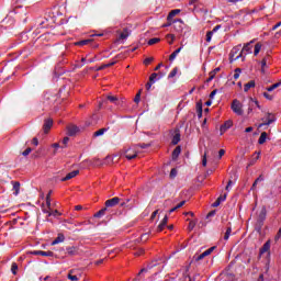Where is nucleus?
<instances>
[{"label": "nucleus", "mask_w": 281, "mask_h": 281, "mask_svg": "<svg viewBox=\"0 0 281 281\" xmlns=\"http://www.w3.org/2000/svg\"><path fill=\"white\" fill-rule=\"evenodd\" d=\"M218 30H221V25L214 26V29L212 31H209L206 33V43L212 42V36H214V34H216V32H218Z\"/></svg>", "instance_id": "obj_6"}, {"label": "nucleus", "mask_w": 281, "mask_h": 281, "mask_svg": "<svg viewBox=\"0 0 281 281\" xmlns=\"http://www.w3.org/2000/svg\"><path fill=\"white\" fill-rule=\"evenodd\" d=\"M239 58H243V50H240V45L235 46L229 54V63H235V60H238Z\"/></svg>", "instance_id": "obj_1"}, {"label": "nucleus", "mask_w": 281, "mask_h": 281, "mask_svg": "<svg viewBox=\"0 0 281 281\" xmlns=\"http://www.w3.org/2000/svg\"><path fill=\"white\" fill-rule=\"evenodd\" d=\"M49 196H52V192H49L47 194V196H46V205H47V207H50V205H52V200L49 199Z\"/></svg>", "instance_id": "obj_43"}, {"label": "nucleus", "mask_w": 281, "mask_h": 281, "mask_svg": "<svg viewBox=\"0 0 281 281\" xmlns=\"http://www.w3.org/2000/svg\"><path fill=\"white\" fill-rule=\"evenodd\" d=\"M170 177H177V169H171Z\"/></svg>", "instance_id": "obj_59"}, {"label": "nucleus", "mask_w": 281, "mask_h": 281, "mask_svg": "<svg viewBox=\"0 0 281 281\" xmlns=\"http://www.w3.org/2000/svg\"><path fill=\"white\" fill-rule=\"evenodd\" d=\"M234 126V123L232 121H226L220 128V133L221 135H223L224 133H226L227 131H229V127Z\"/></svg>", "instance_id": "obj_7"}, {"label": "nucleus", "mask_w": 281, "mask_h": 281, "mask_svg": "<svg viewBox=\"0 0 281 281\" xmlns=\"http://www.w3.org/2000/svg\"><path fill=\"white\" fill-rule=\"evenodd\" d=\"M168 225V215H165L162 221L157 227V232H164L165 227Z\"/></svg>", "instance_id": "obj_14"}, {"label": "nucleus", "mask_w": 281, "mask_h": 281, "mask_svg": "<svg viewBox=\"0 0 281 281\" xmlns=\"http://www.w3.org/2000/svg\"><path fill=\"white\" fill-rule=\"evenodd\" d=\"M231 109L235 115H244L245 111L243 110V103H240L237 99L233 100L231 104Z\"/></svg>", "instance_id": "obj_2"}, {"label": "nucleus", "mask_w": 281, "mask_h": 281, "mask_svg": "<svg viewBox=\"0 0 281 281\" xmlns=\"http://www.w3.org/2000/svg\"><path fill=\"white\" fill-rule=\"evenodd\" d=\"M252 160L250 161V166H254V164H256L257 159H260V153L256 151L252 156Z\"/></svg>", "instance_id": "obj_32"}, {"label": "nucleus", "mask_w": 281, "mask_h": 281, "mask_svg": "<svg viewBox=\"0 0 281 281\" xmlns=\"http://www.w3.org/2000/svg\"><path fill=\"white\" fill-rule=\"evenodd\" d=\"M52 126H54V121H52V119H47L44 122V133H49V130L52 128Z\"/></svg>", "instance_id": "obj_15"}, {"label": "nucleus", "mask_w": 281, "mask_h": 281, "mask_svg": "<svg viewBox=\"0 0 281 281\" xmlns=\"http://www.w3.org/2000/svg\"><path fill=\"white\" fill-rule=\"evenodd\" d=\"M11 271H12L13 276H16V271H19V265L13 262L11 266Z\"/></svg>", "instance_id": "obj_38"}, {"label": "nucleus", "mask_w": 281, "mask_h": 281, "mask_svg": "<svg viewBox=\"0 0 281 281\" xmlns=\"http://www.w3.org/2000/svg\"><path fill=\"white\" fill-rule=\"evenodd\" d=\"M59 243H65V235L58 234V236L52 241L50 245H59Z\"/></svg>", "instance_id": "obj_16"}, {"label": "nucleus", "mask_w": 281, "mask_h": 281, "mask_svg": "<svg viewBox=\"0 0 281 281\" xmlns=\"http://www.w3.org/2000/svg\"><path fill=\"white\" fill-rule=\"evenodd\" d=\"M229 236H232V227H228L226 229V233L224 235V240H229Z\"/></svg>", "instance_id": "obj_36"}, {"label": "nucleus", "mask_w": 281, "mask_h": 281, "mask_svg": "<svg viewBox=\"0 0 281 281\" xmlns=\"http://www.w3.org/2000/svg\"><path fill=\"white\" fill-rule=\"evenodd\" d=\"M104 133H106V128H101V130L94 132L93 136L101 137V135H104Z\"/></svg>", "instance_id": "obj_31"}, {"label": "nucleus", "mask_w": 281, "mask_h": 281, "mask_svg": "<svg viewBox=\"0 0 281 281\" xmlns=\"http://www.w3.org/2000/svg\"><path fill=\"white\" fill-rule=\"evenodd\" d=\"M153 87V82L151 81H149L147 85H146V89H147V91H150V88Z\"/></svg>", "instance_id": "obj_62"}, {"label": "nucleus", "mask_w": 281, "mask_h": 281, "mask_svg": "<svg viewBox=\"0 0 281 281\" xmlns=\"http://www.w3.org/2000/svg\"><path fill=\"white\" fill-rule=\"evenodd\" d=\"M232 186H234V181L229 180L228 183H227V186H226L227 192H229V188H231Z\"/></svg>", "instance_id": "obj_56"}, {"label": "nucleus", "mask_w": 281, "mask_h": 281, "mask_svg": "<svg viewBox=\"0 0 281 281\" xmlns=\"http://www.w3.org/2000/svg\"><path fill=\"white\" fill-rule=\"evenodd\" d=\"M223 155H225V149H221L218 151V158L221 159L223 157Z\"/></svg>", "instance_id": "obj_60"}, {"label": "nucleus", "mask_w": 281, "mask_h": 281, "mask_svg": "<svg viewBox=\"0 0 281 281\" xmlns=\"http://www.w3.org/2000/svg\"><path fill=\"white\" fill-rule=\"evenodd\" d=\"M157 80H159V74L157 72L151 74L149 77V82H151V85H155Z\"/></svg>", "instance_id": "obj_23"}, {"label": "nucleus", "mask_w": 281, "mask_h": 281, "mask_svg": "<svg viewBox=\"0 0 281 281\" xmlns=\"http://www.w3.org/2000/svg\"><path fill=\"white\" fill-rule=\"evenodd\" d=\"M265 142H267V132L261 133V135L258 139V144L262 145V144H265Z\"/></svg>", "instance_id": "obj_26"}, {"label": "nucleus", "mask_w": 281, "mask_h": 281, "mask_svg": "<svg viewBox=\"0 0 281 281\" xmlns=\"http://www.w3.org/2000/svg\"><path fill=\"white\" fill-rule=\"evenodd\" d=\"M30 153H32V148H26L23 153H22V155L24 156V157H27V155H30Z\"/></svg>", "instance_id": "obj_52"}, {"label": "nucleus", "mask_w": 281, "mask_h": 281, "mask_svg": "<svg viewBox=\"0 0 281 281\" xmlns=\"http://www.w3.org/2000/svg\"><path fill=\"white\" fill-rule=\"evenodd\" d=\"M78 175H80V171L74 170V171L69 172L66 177L61 178V181H69L70 179L78 177Z\"/></svg>", "instance_id": "obj_13"}, {"label": "nucleus", "mask_w": 281, "mask_h": 281, "mask_svg": "<svg viewBox=\"0 0 281 281\" xmlns=\"http://www.w3.org/2000/svg\"><path fill=\"white\" fill-rule=\"evenodd\" d=\"M281 82L273 83L272 86L267 88V91L271 92L274 91V89H278L280 87Z\"/></svg>", "instance_id": "obj_33"}, {"label": "nucleus", "mask_w": 281, "mask_h": 281, "mask_svg": "<svg viewBox=\"0 0 281 281\" xmlns=\"http://www.w3.org/2000/svg\"><path fill=\"white\" fill-rule=\"evenodd\" d=\"M241 72L243 70L240 68H236L234 74V80H238V78H240Z\"/></svg>", "instance_id": "obj_34"}, {"label": "nucleus", "mask_w": 281, "mask_h": 281, "mask_svg": "<svg viewBox=\"0 0 281 281\" xmlns=\"http://www.w3.org/2000/svg\"><path fill=\"white\" fill-rule=\"evenodd\" d=\"M271 249V241H266L260 249V254H267Z\"/></svg>", "instance_id": "obj_19"}, {"label": "nucleus", "mask_w": 281, "mask_h": 281, "mask_svg": "<svg viewBox=\"0 0 281 281\" xmlns=\"http://www.w3.org/2000/svg\"><path fill=\"white\" fill-rule=\"evenodd\" d=\"M140 240H142L143 243H146V241L148 240V233L143 234V235L140 236Z\"/></svg>", "instance_id": "obj_49"}, {"label": "nucleus", "mask_w": 281, "mask_h": 281, "mask_svg": "<svg viewBox=\"0 0 281 281\" xmlns=\"http://www.w3.org/2000/svg\"><path fill=\"white\" fill-rule=\"evenodd\" d=\"M186 205V201H181L178 205H176L177 210L183 207Z\"/></svg>", "instance_id": "obj_57"}, {"label": "nucleus", "mask_w": 281, "mask_h": 281, "mask_svg": "<svg viewBox=\"0 0 281 281\" xmlns=\"http://www.w3.org/2000/svg\"><path fill=\"white\" fill-rule=\"evenodd\" d=\"M137 153H139V150H137V147H130L125 150L124 157H126L128 160L135 159V157H137Z\"/></svg>", "instance_id": "obj_4"}, {"label": "nucleus", "mask_w": 281, "mask_h": 281, "mask_svg": "<svg viewBox=\"0 0 281 281\" xmlns=\"http://www.w3.org/2000/svg\"><path fill=\"white\" fill-rule=\"evenodd\" d=\"M251 43H254V42H250V43L245 44L244 47H243V49H241V53H243V52H246V54L251 53Z\"/></svg>", "instance_id": "obj_25"}, {"label": "nucleus", "mask_w": 281, "mask_h": 281, "mask_svg": "<svg viewBox=\"0 0 281 281\" xmlns=\"http://www.w3.org/2000/svg\"><path fill=\"white\" fill-rule=\"evenodd\" d=\"M173 27L176 32H182L183 31V20L178 19L173 21Z\"/></svg>", "instance_id": "obj_8"}, {"label": "nucleus", "mask_w": 281, "mask_h": 281, "mask_svg": "<svg viewBox=\"0 0 281 281\" xmlns=\"http://www.w3.org/2000/svg\"><path fill=\"white\" fill-rule=\"evenodd\" d=\"M214 249H216V247H211V248L206 249L204 252H202L201 255H199L196 257V260H203V258L210 256L212 254V251H214Z\"/></svg>", "instance_id": "obj_12"}, {"label": "nucleus", "mask_w": 281, "mask_h": 281, "mask_svg": "<svg viewBox=\"0 0 281 281\" xmlns=\"http://www.w3.org/2000/svg\"><path fill=\"white\" fill-rule=\"evenodd\" d=\"M181 49H183V47H179L177 48L170 56H169V60L172 63V60H175V58H177V56H179V54L181 53Z\"/></svg>", "instance_id": "obj_21"}, {"label": "nucleus", "mask_w": 281, "mask_h": 281, "mask_svg": "<svg viewBox=\"0 0 281 281\" xmlns=\"http://www.w3.org/2000/svg\"><path fill=\"white\" fill-rule=\"evenodd\" d=\"M20 189H21V183H19V182H13V190H14V195H15V196H18Z\"/></svg>", "instance_id": "obj_29"}, {"label": "nucleus", "mask_w": 281, "mask_h": 281, "mask_svg": "<svg viewBox=\"0 0 281 281\" xmlns=\"http://www.w3.org/2000/svg\"><path fill=\"white\" fill-rule=\"evenodd\" d=\"M179 142H181V134L177 132L172 137L171 144H173V146H177Z\"/></svg>", "instance_id": "obj_20"}, {"label": "nucleus", "mask_w": 281, "mask_h": 281, "mask_svg": "<svg viewBox=\"0 0 281 281\" xmlns=\"http://www.w3.org/2000/svg\"><path fill=\"white\" fill-rule=\"evenodd\" d=\"M265 67H267V58L261 60V71L265 72Z\"/></svg>", "instance_id": "obj_47"}, {"label": "nucleus", "mask_w": 281, "mask_h": 281, "mask_svg": "<svg viewBox=\"0 0 281 281\" xmlns=\"http://www.w3.org/2000/svg\"><path fill=\"white\" fill-rule=\"evenodd\" d=\"M261 122L258 126V128H262V126H270V124H273L276 122V116L271 113L266 114L262 119Z\"/></svg>", "instance_id": "obj_3"}, {"label": "nucleus", "mask_w": 281, "mask_h": 281, "mask_svg": "<svg viewBox=\"0 0 281 281\" xmlns=\"http://www.w3.org/2000/svg\"><path fill=\"white\" fill-rule=\"evenodd\" d=\"M108 100L112 102V104L121 105L124 104V99H119L115 95H108Z\"/></svg>", "instance_id": "obj_10"}, {"label": "nucleus", "mask_w": 281, "mask_h": 281, "mask_svg": "<svg viewBox=\"0 0 281 281\" xmlns=\"http://www.w3.org/2000/svg\"><path fill=\"white\" fill-rule=\"evenodd\" d=\"M250 106H257V109H260V103H258V101L250 99Z\"/></svg>", "instance_id": "obj_42"}, {"label": "nucleus", "mask_w": 281, "mask_h": 281, "mask_svg": "<svg viewBox=\"0 0 281 281\" xmlns=\"http://www.w3.org/2000/svg\"><path fill=\"white\" fill-rule=\"evenodd\" d=\"M263 97H266L267 100H273V98L267 92L263 93Z\"/></svg>", "instance_id": "obj_61"}, {"label": "nucleus", "mask_w": 281, "mask_h": 281, "mask_svg": "<svg viewBox=\"0 0 281 281\" xmlns=\"http://www.w3.org/2000/svg\"><path fill=\"white\" fill-rule=\"evenodd\" d=\"M218 205H221V202H220V200H216V201L213 203V207H218Z\"/></svg>", "instance_id": "obj_63"}, {"label": "nucleus", "mask_w": 281, "mask_h": 281, "mask_svg": "<svg viewBox=\"0 0 281 281\" xmlns=\"http://www.w3.org/2000/svg\"><path fill=\"white\" fill-rule=\"evenodd\" d=\"M67 133H68V135L70 136V137H74V135H76V134H78L79 132H80V128H78V126H76V125H69L68 127H67Z\"/></svg>", "instance_id": "obj_9"}, {"label": "nucleus", "mask_w": 281, "mask_h": 281, "mask_svg": "<svg viewBox=\"0 0 281 281\" xmlns=\"http://www.w3.org/2000/svg\"><path fill=\"white\" fill-rule=\"evenodd\" d=\"M265 218H267V209H262L258 215L259 223H265Z\"/></svg>", "instance_id": "obj_18"}, {"label": "nucleus", "mask_w": 281, "mask_h": 281, "mask_svg": "<svg viewBox=\"0 0 281 281\" xmlns=\"http://www.w3.org/2000/svg\"><path fill=\"white\" fill-rule=\"evenodd\" d=\"M130 34L131 33L128 32V30H124V32L121 33L120 38L124 41L127 36H130Z\"/></svg>", "instance_id": "obj_39"}, {"label": "nucleus", "mask_w": 281, "mask_h": 281, "mask_svg": "<svg viewBox=\"0 0 281 281\" xmlns=\"http://www.w3.org/2000/svg\"><path fill=\"white\" fill-rule=\"evenodd\" d=\"M105 212H106V209L100 210V211L94 215L95 218H101V216H104Z\"/></svg>", "instance_id": "obj_41"}, {"label": "nucleus", "mask_w": 281, "mask_h": 281, "mask_svg": "<svg viewBox=\"0 0 281 281\" xmlns=\"http://www.w3.org/2000/svg\"><path fill=\"white\" fill-rule=\"evenodd\" d=\"M31 254H32V256H45V257H48V258L54 257L53 251L34 250Z\"/></svg>", "instance_id": "obj_5"}, {"label": "nucleus", "mask_w": 281, "mask_h": 281, "mask_svg": "<svg viewBox=\"0 0 281 281\" xmlns=\"http://www.w3.org/2000/svg\"><path fill=\"white\" fill-rule=\"evenodd\" d=\"M68 280H71V281H78V277L77 276H74V274H68L67 276Z\"/></svg>", "instance_id": "obj_50"}, {"label": "nucleus", "mask_w": 281, "mask_h": 281, "mask_svg": "<svg viewBox=\"0 0 281 281\" xmlns=\"http://www.w3.org/2000/svg\"><path fill=\"white\" fill-rule=\"evenodd\" d=\"M139 100H142V92H138L135 98H134V102H136V104H138Z\"/></svg>", "instance_id": "obj_45"}, {"label": "nucleus", "mask_w": 281, "mask_h": 281, "mask_svg": "<svg viewBox=\"0 0 281 281\" xmlns=\"http://www.w3.org/2000/svg\"><path fill=\"white\" fill-rule=\"evenodd\" d=\"M180 13H181V10L179 9L171 10L167 16V21H172V19H175V16H177V14H180Z\"/></svg>", "instance_id": "obj_17"}, {"label": "nucleus", "mask_w": 281, "mask_h": 281, "mask_svg": "<svg viewBox=\"0 0 281 281\" xmlns=\"http://www.w3.org/2000/svg\"><path fill=\"white\" fill-rule=\"evenodd\" d=\"M148 269H153V266H148L147 268H143V269L139 271L138 276H142V273H147V272H148Z\"/></svg>", "instance_id": "obj_46"}, {"label": "nucleus", "mask_w": 281, "mask_h": 281, "mask_svg": "<svg viewBox=\"0 0 281 281\" xmlns=\"http://www.w3.org/2000/svg\"><path fill=\"white\" fill-rule=\"evenodd\" d=\"M225 199H227V194H224V195L217 198V201H218L220 203H223V201H225Z\"/></svg>", "instance_id": "obj_54"}, {"label": "nucleus", "mask_w": 281, "mask_h": 281, "mask_svg": "<svg viewBox=\"0 0 281 281\" xmlns=\"http://www.w3.org/2000/svg\"><path fill=\"white\" fill-rule=\"evenodd\" d=\"M214 80V72L210 74V77L207 78L206 82H212Z\"/></svg>", "instance_id": "obj_58"}, {"label": "nucleus", "mask_w": 281, "mask_h": 281, "mask_svg": "<svg viewBox=\"0 0 281 281\" xmlns=\"http://www.w3.org/2000/svg\"><path fill=\"white\" fill-rule=\"evenodd\" d=\"M33 145H34V146H38V138H36V137L33 138Z\"/></svg>", "instance_id": "obj_64"}, {"label": "nucleus", "mask_w": 281, "mask_h": 281, "mask_svg": "<svg viewBox=\"0 0 281 281\" xmlns=\"http://www.w3.org/2000/svg\"><path fill=\"white\" fill-rule=\"evenodd\" d=\"M194 227H196V221H190L188 226L189 232H192Z\"/></svg>", "instance_id": "obj_37"}, {"label": "nucleus", "mask_w": 281, "mask_h": 281, "mask_svg": "<svg viewBox=\"0 0 281 281\" xmlns=\"http://www.w3.org/2000/svg\"><path fill=\"white\" fill-rule=\"evenodd\" d=\"M120 203V198H112L108 201H105V207H115Z\"/></svg>", "instance_id": "obj_11"}, {"label": "nucleus", "mask_w": 281, "mask_h": 281, "mask_svg": "<svg viewBox=\"0 0 281 281\" xmlns=\"http://www.w3.org/2000/svg\"><path fill=\"white\" fill-rule=\"evenodd\" d=\"M67 254H68V256H78V248H76V247H68L67 248Z\"/></svg>", "instance_id": "obj_22"}, {"label": "nucleus", "mask_w": 281, "mask_h": 281, "mask_svg": "<svg viewBox=\"0 0 281 281\" xmlns=\"http://www.w3.org/2000/svg\"><path fill=\"white\" fill-rule=\"evenodd\" d=\"M202 166H207V153L204 154L203 159H202Z\"/></svg>", "instance_id": "obj_48"}, {"label": "nucleus", "mask_w": 281, "mask_h": 281, "mask_svg": "<svg viewBox=\"0 0 281 281\" xmlns=\"http://www.w3.org/2000/svg\"><path fill=\"white\" fill-rule=\"evenodd\" d=\"M254 87H256V81H249L248 83H246L244 86V91H249V89H254Z\"/></svg>", "instance_id": "obj_24"}, {"label": "nucleus", "mask_w": 281, "mask_h": 281, "mask_svg": "<svg viewBox=\"0 0 281 281\" xmlns=\"http://www.w3.org/2000/svg\"><path fill=\"white\" fill-rule=\"evenodd\" d=\"M178 71L179 70L177 68H173L172 71L169 74L168 78H175V76H177Z\"/></svg>", "instance_id": "obj_44"}, {"label": "nucleus", "mask_w": 281, "mask_h": 281, "mask_svg": "<svg viewBox=\"0 0 281 281\" xmlns=\"http://www.w3.org/2000/svg\"><path fill=\"white\" fill-rule=\"evenodd\" d=\"M154 58L153 57H147L145 60H144V65H150L153 63Z\"/></svg>", "instance_id": "obj_51"}, {"label": "nucleus", "mask_w": 281, "mask_h": 281, "mask_svg": "<svg viewBox=\"0 0 281 281\" xmlns=\"http://www.w3.org/2000/svg\"><path fill=\"white\" fill-rule=\"evenodd\" d=\"M161 41V38L159 37H154V38H150L147 44L148 45H157V43H159Z\"/></svg>", "instance_id": "obj_30"}, {"label": "nucleus", "mask_w": 281, "mask_h": 281, "mask_svg": "<svg viewBox=\"0 0 281 281\" xmlns=\"http://www.w3.org/2000/svg\"><path fill=\"white\" fill-rule=\"evenodd\" d=\"M167 38H171V41H169V45H172V43H175V35L168 34Z\"/></svg>", "instance_id": "obj_53"}, {"label": "nucleus", "mask_w": 281, "mask_h": 281, "mask_svg": "<svg viewBox=\"0 0 281 281\" xmlns=\"http://www.w3.org/2000/svg\"><path fill=\"white\" fill-rule=\"evenodd\" d=\"M218 93V90H213L210 94L211 100H214V97Z\"/></svg>", "instance_id": "obj_55"}, {"label": "nucleus", "mask_w": 281, "mask_h": 281, "mask_svg": "<svg viewBox=\"0 0 281 281\" xmlns=\"http://www.w3.org/2000/svg\"><path fill=\"white\" fill-rule=\"evenodd\" d=\"M262 181H265V178H263L262 176H259V177L255 180L251 190H256V187L258 186V183H260V182H262Z\"/></svg>", "instance_id": "obj_28"}, {"label": "nucleus", "mask_w": 281, "mask_h": 281, "mask_svg": "<svg viewBox=\"0 0 281 281\" xmlns=\"http://www.w3.org/2000/svg\"><path fill=\"white\" fill-rule=\"evenodd\" d=\"M89 43H91V40H82V41H79L77 43H75V45H89Z\"/></svg>", "instance_id": "obj_40"}, {"label": "nucleus", "mask_w": 281, "mask_h": 281, "mask_svg": "<svg viewBox=\"0 0 281 281\" xmlns=\"http://www.w3.org/2000/svg\"><path fill=\"white\" fill-rule=\"evenodd\" d=\"M262 49V45L261 44H256L255 45V56H258V54H260V50Z\"/></svg>", "instance_id": "obj_35"}, {"label": "nucleus", "mask_w": 281, "mask_h": 281, "mask_svg": "<svg viewBox=\"0 0 281 281\" xmlns=\"http://www.w3.org/2000/svg\"><path fill=\"white\" fill-rule=\"evenodd\" d=\"M181 155V147H176L175 150L172 151V159H177Z\"/></svg>", "instance_id": "obj_27"}]
</instances>
